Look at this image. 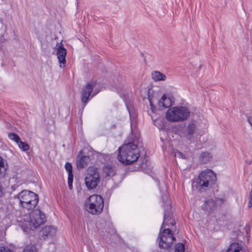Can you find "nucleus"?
Instances as JSON below:
<instances>
[{
  "instance_id": "nucleus-1",
  "label": "nucleus",
  "mask_w": 252,
  "mask_h": 252,
  "mask_svg": "<svg viewBox=\"0 0 252 252\" xmlns=\"http://www.w3.org/2000/svg\"><path fill=\"white\" fill-rule=\"evenodd\" d=\"M175 220L171 219L169 212L166 210L164 212L163 221L161 226L160 231L157 239L159 247L167 250L171 247L176 241L172 231L170 228H165L166 226H174Z\"/></svg>"
},
{
  "instance_id": "nucleus-2",
  "label": "nucleus",
  "mask_w": 252,
  "mask_h": 252,
  "mask_svg": "<svg viewBox=\"0 0 252 252\" xmlns=\"http://www.w3.org/2000/svg\"><path fill=\"white\" fill-rule=\"evenodd\" d=\"M119 151L118 160L127 165L137 161L140 156L137 146L133 142L124 145L119 148Z\"/></svg>"
},
{
  "instance_id": "nucleus-3",
  "label": "nucleus",
  "mask_w": 252,
  "mask_h": 252,
  "mask_svg": "<svg viewBox=\"0 0 252 252\" xmlns=\"http://www.w3.org/2000/svg\"><path fill=\"white\" fill-rule=\"evenodd\" d=\"M20 221V226L24 231H27L28 229L32 230L37 228L40 225L43 224L46 221V217L44 213L39 209H35L33 210L27 216L26 219L18 220Z\"/></svg>"
},
{
  "instance_id": "nucleus-4",
  "label": "nucleus",
  "mask_w": 252,
  "mask_h": 252,
  "mask_svg": "<svg viewBox=\"0 0 252 252\" xmlns=\"http://www.w3.org/2000/svg\"><path fill=\"white\" fill-rule=\"evenodd\" d=\"M217 178L211 170H207L200 173L193 186L199 191L203 192L211 188L215 184Z\"/></svg>"
},
{
  "instance_id": "nucleus-5",
  "label": "nucleus",
  "mask_w": 252,
  "mask_h": 252,
  "mask_svg": "<svg viewBox=\"0 0 252 252\" xmlns=\"http://www.w3.org/2000/svg\"><path fill=\"white\" fill-rule=\"evenodd\" d=\"M15 198L19 200L20 207L28 210L33 209L39 200L37 194L28 190L21 191Z\"/></svg>"
},
{
  "instance_id": "nucleus-6",
  "label": "nucleus",
  "mask_w": 252,
  "mask_h": 252,
  "mask_svg": "<svg viewBox=\"0 0 252 252\" xmlns=\"http://www.w3.org/2000/svg\"><path fill=\"white\" fill-rule=\"evenodd\" d=\"M189 114V111L186 107H175L167 111L166 118L168 121L179 122L187 120Z\"/></svg>"
},
{
  "instance_id": "nucleus-7",
  "label": "nucleus",
  "mask_w": 252,
  "mask_h": 252,
  "mask_svg": "<svg viewBox=\"0 0 252 252\" xmlns=\"http://www.w3.org/2000/svg\"><path fill=\"white\" fill-rule=\"evenodd\" d=\"M88 211L93 215L99 214L104 207L103 198L99 195H92L88 198Z\"/></svg>"
},
{
  "instance_id": "nucleus-8",
  "label": "nucleus",
  "mask_w": 252,
  "mask_h": 252,
  "mask_svg": "<svg viewBox=\"0 0 252 252\" xmlns=\"http://www.w3.org/2000/svg\"><path fill=\"white\" fill-rule=\"evenodd\" d=\"M100 181L97 169L94 167L88 168L87 174L85 178V184L89 189H95Z\"/></svg>"
},
{
  "instance_id": "nucleus-9",
  "label": "nucleus",
  "mask_w": 252,
  "mask_h": 252,
  "mask_svg": "<svg viewBox=\"0 0 252 252\" xmlns=\"http://www.w3.org/2000/svg\"><path fill=\"white\" fill-rule=\"evenodd\" d=\"M95 81L92 80L89 82L81 91V101L84 104V107L88 102L90 96L93 92V90L95 86Z\"/></svg>"
},
{
  "instance_id": "nucleus-10",
  "label": "nucleus",
  "mask_w": 252,
  "mask_h": 252,
  "mask_svg": "<svg viewBox=\"0 0 252 252\" xmlns=\"http://www.w3.org/2000/svg\"><path fill=\"white\" fill-rule=\"evenodd\" d=\"M196 129L194 123L191 122L188 126H184L181 130V136L188 140H191L193 137L194 133Z\"/></svg>"
},
{
  "instance_id": "nucleus-11",
  "label": "nucleus",
  "mask_w": 252,
  "mask_h": 252,
  "mask_svg": "<svg viewBox=\"0 0 252 252\" xmlns=\"http://www.w3.org/2000/svg\"><path fill=\"white\" fill-rule=\"evenodd\" d=\"M57 55L59 60V62L61 63L60 66H64L65 64V56L66 55V50L63 46L62 43H60V45H57Z\"/></svg>"
},
{
  "instance_id": "nucleus-12",
  "label": "nucleus",
  "mask_w": 252,
  "mask_h": 252,
  "mask_svg": "<svg viewBox=\"0 0 252 252\" xmlns=\"http://www.w3.org/2000/svg\"><path fill=\"white\" fill-rule=\"evenodd\" d=\"M90 161V157L83 155V151H80L77 157L76 165L78 168H83L86 167Z\"/></svg>"
},
{
  "instance_id": "nucleus-13",
  "label": "nucleus",
  "mask_w": 252,
  "mask_h": 252,
  "mask_svg": "<svg viewBox=\"0 0 252 252\" xmlns=\"http://www.w3.org/2000/svg\"><path fill=\"white\" fill-rule=\"evenodd\" d=\"M42 237L44 239L52 238L56 234V229L52 226H46L41 231Z\"/></svg>"
},
{
  "instance_id": "nucleus-14",
  "label": "nucleus",
  "mask_w": 252,
  "mask_h": 252,
  "mask_svg": "<svg viewBox=\"0 0 252 252\" xmlns=\"http://www.w3.org/2000/svg\"><path fill=\"white\" fill-rule=\"evenodd\" d=\"M216 207V202L211 199L206 200L204 204L201 206L202 210L207 212L208 214L212 213Z\"/></svg>"
},
{
  "instance_id": "nucleus-15",
  "label": "nucleus",
  "mask_w": 252,
  "mask_h": 252,
  "mask_svg": "<svg viewBox=\"0 0 252 252\" xmlns=\"http://www.w3.org/2000/svg\"><path fill=\"white\" fill-rule=\"evenodd\" d=\"M226 252H246V251L241 244L233 243L228 247Z\"/></svg>"
},
{
  "instance_id": "nucleus-16",
  "label": "nucleus",
  "mask_w": 252,
  "mask_h": 252,
  "mask_svg": "<svg viewBox=\"0 0 252 252\" xmlns=\"http://www.w3.org/2000/svg\"><path fill=\"white\" fill-rule=\"evenodd\" d=\"M103 172L105 177H112L116 174V169L114 166L107 164L103 167Z\"/></svg>"
},
{
  "instance_id": "nucleus-17",
  "label": "nucleus",
  "mask_w": 252,
  "mask_h": 252,
  "mask_svg": "<svg viewBox=\"0 0 252 252\" xmlns=\"http://www.w3.org/2000/svg\"><path fill=\"white\" fill-rule=\"evenodd\" d=\"M212 159V154L208 152H202L199 156V162L205 164L210 162Z\"/></svg>"
},
{
  "instance_id": "nucleus-18",
  "label": "nucleus",
  "mask_w": 252,
  "mask_h": 252,
  "mask_svg": "<svg viewBox=\"0 0 252 252\" xmlns=\"http://www.w3.org/2000/svg\"><path fill=\"white\" fill-rule=\"evenodd\" d=\"M152 79L156 82L165 81L166 79V76L162 73L155 71L152 73Z\"/></svg>"
},
{
  "instance_id": "nucleus-19",
  "label": "nucleus",
  "mask_w": 252,
  "mask_h": 252,
  "mask_svg": "<svg viewBox=\"0 0 252 252\" xmlns=\"http://www.w3.org/2000/svg\"><path fill=\"white\" fill-rule=\"evenodd\" d=\"M158 105L160 107L168 108L171 105L170 99L167 98L165 95H162L161 99L159 100Z\"/></svg>"
},
{
  "instance_id": "nucleus-20",
  "label": "nucleus",
  "mask_w": 252,
  "mask_h": 252,
  "mask_svg": "<svg viewBox=\"0 0 252 252\" xmlns=\"http://www.w3.org/2000/svg\"><path fill=\"white\" fill-rule=\"evenodd\" d=\"M6 170V168L4 164L3 159L0 157V178L4 176Z\"/></svg>"
},
{
  "instance_id": "nucleus-21",
  "label": "nucleus",
  "mask_w": 252,
  "mask_h": 252,
  "mask_svg": "<svg viewBox=\"0 0 252 252\" xmlns=\"http://www.w3.org/2000/svg\"><path fill=\"white\" fill-rule=\"evenodd\" d=\"M140 168L145 172H148L149 170H151L150 162L147 160L145 161H143L141 164Z\"/></svg>"
},
{
  "instance_id": "nucleus-22",
  "label": "nucleus",
  "mask_w": 252,
  "mask_h": 252,
  "mask_svg": "<svg viewBox=\"0 0 252 252\" xmlns=\"http://www.w3.org/2000/svg\"><path fill=\"white\" fill-rule=\"evenodd\" d=\"M19 147L23 151H27L29 149V145L24 142H22L21 140L17 143Z\"/></svg>"
},
{
  "instance_id": "nucleus-23",
  "label": "nucleus",
  "mask_w": 252,
  "mask_h": 252,
  "mask_svg": "<svg viewBox=\"0 0 252 252\" xmlns=\"http://www.w3.org/2000/svg\"><path fill=\"white\" fill-rule=\"evenodd\" d=\"M8 137L12 140L14 141L17 144L21 140L19 136L15 133L10 132L8 134Z\"/></svg>"
},
{
  "instance_id": "nucleus-24",
  "label": "nucleus",
  "mask_w": 252,
  "mask_h": 252,
  "mask_svg": "<svg viewBox=\"0 0 252 252\" xmlns=\"http://www.w3.org/2000/svg\"><path fill=\"white\" fill-rule=\"evenodd\" d=\"M23 252H36V249L34 245H29L24 248Z\"/></svg>"
},
{
  "instance_id": "nucleus-25",
  "label": "nucleus",
  "mask_w": 252,
  "mask_h": 252,
  "mask_svg": "<svg viewBox=\"0 0 252 252\" xmlns=\"http://www.w3.org/2000/svg\"><path fill=\"white\" fill-rule=\"evenodd\" d=\"M185 246L182 243H178L175 247V252H184Z\"/></svg>"
},
{
  "instance_id": "nucleus-26",
  "label": "nucleus",
  "mask_w": 252,
  "mask_h": 252,
  "mask_svg": "<svg viewBox=\"0 0 252 252\" xmlns=\"http://www.w3.org/2000/svg\"><path fill=\"white\" fill-rule=\"evenodd\" d=\"M65 170L68 172V175H72V166L71 163L66 162L65 164Z\"/></svg>"
},
{
  "instance_id": "nucleus-27",
  "label": "nucleus",
  "mask_w": 252,
  "mask_h": 252,
  "mask_svg": "<svg viewBox=\"0 0 252 252\" xmlns=\"http://www.w3.org/2000/svg\"><path fill=\"white\" fill-rule=\"evenodd\" d=\"M73 180V175H68V179L67 183L68 185V187L70 190H71L73 189L72 182Z\"/></svg>"
},
{
  "instance_id": "nucleus-28",
  "label": "nucleus",
  "mask_w": 252,
  "mask_h": 252,
  "mask_svg": "<svg viewBox=\"0 0 252 252\" xmlns=\"http://www.w3.org/2000/svg\"><path fill=\"white\" fill-rule=\"evenodd\" d=\"M161 199L164 203L167 204L169 202L168 194L166 191L162 195Z\"/></svg>"
},
{
  "instance_id": "nucleus-29",
  "label": "nucleus",
  "mask_w": 252,
  "mask_h": 252,
  "mask_svg": "<svg viewBox=\"0 0 252 252\" xmlns=\"http://www.w3.org/2000/svg\"><path fill=\"white\" fill-rule=\"evenodd\" d=\"M0 252H14L7 248L4 247H1L0 248Z\"/></svg>"
},
{
  "instance_id": "nucleus-30",
  "label": "nucleus",
  "mask_w": 252,
  "mask_h": 252,
  "mask_svg": "<svg viewBox=\"0 0 252 252\" xmlns=\"http://www.w3.org/2000/svg\"><path fill=\"white\" fill-rule=\"evenodd\" d=\"M249 204H250L249 207H251L252 205V189H251L250 193Z\"/></svg>"
},
{
  "instance_id": "nucleus-31",
  "label": "nucleus",
  "mask_w": 252,
  "mask_h": 252,
  "mask_svg": "<svg viewBox=\"0 0 252 252\" xmlns=\"http://www.w3.org/2000/svg\"><path fill=\"white\" fill-rule=\"evenodd\" d=\"M4 38L3 36L0 35V48L2 47V43L3 42Z\"/></svg>"
},
{
  "instance_id": "nucleus-32",
  "label": "nucleus",
  "mask_w": 252,
  "mask_h": 252,
  "mask_svg": "<svg viewBox=\"0 0 252 252\" xmlns=\"http://www.w3.org/2000/svg\"><path fill=\"white\" fill-rule=\"evenodd\" d=\"M217 201L219 203H222L224 200L223 198H218Z\"/></svg>"
},
{
  "instance_id": "nucleus-33",
  "label": "nucleus",
  "mask_w": 252,
  "mask_h": 252,
  "mask_svg": "<svg viewBox=\"0 0 252 252\" xmlns=\"http://www.w3.org/2000/svg\"><path fill=\"white\" fill-rule=\"evenodd\" d=\"M248 121L249 122V124L252 126V119H251L249 117H248Z\"/></svg>"
},
{
  "instance_id": "nucleus-34",
  "label": "nucleus",
  "mask_w": 252,
  "mask_h": 252,
  "mask_svg": "<svg viewBox=\"0 0 252 252\" xmlns=\"http://www.w3.org/2000/svg\"><path fill=\"white\" fill-rule=\"evenodd\" d=\"M149 101H150V105H151V106L152 109L153 110V104H152L151 100V99L150 98V97H149Z\"/></svg>"
},
{
  "instance_id": "nucleus-35",
  "label": "nucleus",
  "mask_w": 252,
  "mask_h": 252,
  "mask_svg": "<svg viewBox=\"0 0 252 252\" xmlns=\"http://www.w3.org/2000/svg\"><path fill=\"white\" fill-rule=\"evenodd\" d=\"M97 93H98V92H95V93L93 94H92V97H93L94 96V95H95L96 94H97Z\"/></svg>"
},
{
  "instance_id": "nucleus-36",
  "label": "nucleus",
  "mask_w": 252,
  "mask_h": 252,
  "mask_svg": "<svg viewBox=\"0 0 252 252\" xmlns=\"http://www.w3.org/2000/svg\"><path fill=\"white\" fill-rule=\"evenodd\" d=\"M131 129H132V128H133V125H132V124H131Z\"/></svg>"
}]
</instances>
